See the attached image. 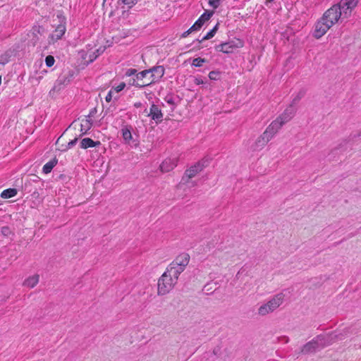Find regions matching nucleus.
Listing matches in <instances>:
<instances>
[{
	"label": "nucleus",
	"mask_w": 361,
	"mask_h": 361,
	"mask_svg": "<svg viewBox=\"0 0 361 361\" xmlns=\"http://www.w3.org/2000/svg\"><path fill=\"white\" fill-rule=\"evenodd\" d=\"M164 66H154L137 73L136 78H133L130 84L140 88L145 87L159 81L164 76Z\"/></svg>",
	"instance_id": "1"
},
{
	"label": "nucleus",
	"mask_w": 361,
	"mask_h": 361,
	"mask_svg": "<svg viewBox=\"0 0 361 361\" xmlns=\"http://www.w3.org/2000/svg\"><path fill=\"white\" fill-rule=\"evenodd\" d=\"M179 276L167 267L158 281V295H164L169 293L177 283Z\"/></svg>",
	"instance_id": "2"
},
{
	"label": "nucleus",
	"mask_w": 361,
	"mask_h": 361,
	"mask_svg": "<svg viewBox=\"0 0 361 361\" xmlns=\"http://www.w3.org/2000/svg\"><path fill=\"white\" fill-rule=\"evenodd\" d=\"M329 346L324 334L318 335L305 344L301 348L302 354L315 353L325 347Z\"/></svg>",
	"instance_id": "3"
},
{
	"label": "nucleus",
	"mask_w": 361,
	"mask_h": 361,
	"mask_svg": "<svg viewBox=\"0 0 361 361\" xmlns=\"http://www.w3.org/2000/svg\"><path fill=\"white\" fill-rule=\"evenodd\" d=\"M284 294L282 293L275 295L269 300L267 302L262 305L258 308V314L261 316H265L273 312L282 305L284 300Z\"/></svg>",
	"instance_id": "4"
},
{
	"label": "nucleus",
	"mask_w": 361,
	"mask_h": 361,
	"mask_svg": "<svg viewBox=\"0 0 361 361\" xmlns=\"http://www.w3.org/2000/svg\"><path fill=\"white\" fill-rule=\"evenodd\" d=\"M190 261V256L186 253L179 255L169 266V269L180 275L186 268Z\"/></svg>",
	"instance_id": "5"
},
{
	"label": "nucleus",
	"mask_w": 361,
	"mask_h": 361,
	"mask_svg": "<svg viewBox=\"0 0 361 361\" xmlns=\"http://www.w3.org/2000/svg\"><path fill=\"white\" fill-rule=\"evenodd\" d=\"M343 16V11L338 5H334L328 9L322 16L330 25L333 26L338 22L339 18Z\"/></svg>",
	"instance_id": "6"
},
{
	"label": "nucleus",
	"mask_w": 361,
	"mask_h": 361,
	"mask_svg": "<svg viewBox=\"0 0 361 361\" xmlns=\"http://www.w3.org/2000/svg\"><path fill=\"white\" fill-rule=\"evenodd\" d=\"M243 46V42L238 39L237 42L231 41L217 45L216 47V50L226 54H230L233 53L236 49L242 47Z\"/></svg>",
	"instance_id": "7"
},
{
	"label": "nucleus",
	"mask_w": 361,
	"mask_h": 361,
	"mask_svg": "<svg viewBox=\"0 0 361 361\" xmlns=\"http://www.w3.org/2000/svg\"><path fill=\"white\" fill-rule=\"evenodd\" d=\"M329 23L325 20V19L322 17L315 24L314 36L319 39L324 35L326 32L331 27Z\"/></svg>",
	"instance_id": "8"
},
{
	"label": "nucleus",
	"mask_w": 361,
	"mask_h": 361,
	"mask_svg": "<svg viewBox=\"0 0 361 361\" xmlns=\"http://www.w3.org/2000/svg\"><path fill=\"white\" fill-rule=\"evenodd\" d=\"M359 0H341L338 6L343 11V17L348 18L354 8L356 7Z\"/></svg>",
	"instance_id": "9"
},
{
	"label": "nucleus",
	"mask_w": 361,
	"mask_h": 361,
	"mask_svg": "<svg viewBox=\"0 0 361 361\" xmlns=\"http://www.w3.org/2000/svg\"><path fill=\"white\" fill-rule=\"evenodd\" d=\"M349 333V330L348 329H345L338 332H332L331 334H324L326 339L328 342L329 345H332L333 343L343 340L347 337Z\"/></svg>",
	"instance_id": "10"
},
{
	"label": "nucleus",
	"mask_w": 361,
	"mask_h": 361,
	"mask_svg": "<svg viewBox=\"0 0 361 361\" xmlns=\"http://www.w3.org/2000/svg\"><path fill=\"white\" fill-rule=\"evenodd\" d=\"M206 162L207 161H202L192 166L190 169L185 171V176L188 177L189 179L195 177L207 166Z\"/></svg>",
	"instance_id": "11"
},
{
	"label": "nucleus",
	"mask_w": 361,
	"mask_h": 361,
	"mask_svg": "<svg viewBox=\"0 0 361 361\" xmlns=\"http://www.w3.org/2000/svg\"><path fill=\"white\" fill-rule=\"evenodd\" d=\"M283 125L280 119L276 118L271 123L264 133L271 140Z\"/></svg>",
	"instance_id": "12"
},
{
	"label": "nucleus",
	"mask_w": 361,
	"mask_h": 361,
	"mask_svg": "<svg viewBox=\"0 0 361 361\" xmlns=\"http://www.w3.org/2000/svg\"><path fill=\"white\" fill-rule=\"evenodd\" d=\"M178 159L176 157L166 159L160 165V169L163 173L172 171L177 166Z\"/></svg>",
	"instance_id": "13"
},
{
	"label": "nucleus",
	"mask_w": 361,
	"mask_h": 361,
	"mask_svg": "<svg viewBox=\"0 0 361 361\" xmlns=\"http://www.w3.org/2000/svg\"><path fill=\"white\" fill-rule=\"evenodd\" d=\"M271 140L269 136L263 133L255 141L252 146L254 151H258L263 149L266 145Z\"/></svg>",
	"instance_id": "14"
},
{
	"label": "nucleus",
	"mask_w": 361,
	"mask_h": 361,
	"mask_svg": "<svg viewBox=\"0 0 361 361\" xmlns=\"http://www.w3.org/2000/svg\"><path fill=\"white\" fill-rule=\"evenodd\" d=\"M148 116H150L152 120L155 121L157 123H159L162 121L163 114L158 106L152 104L150 107Z\"/></svg>",
	"instance_id": "15"
},
{
	"label": "nucleus",
	"mask_w": 361,
	"mask_h": 361,
	"mask_svg": "<svg viewBox=\"0 0 361 361\" xmlns=\"http://www.w3.org/2000/svg\"><path fill=\"white\" fill-rule=\"evenodd\" d=\"M295 109L294 106L290 104V106L285 109L283 113L279 116L277 118L280 119L281 123L283 124L288 122L295 115Z\"/></svg>",
	"instance_id": "16"
},
{
	"label": "nucleus",
	"mask_w": 361,
	"mask_h": 361,
	"mask_svg": "<svg viewBox=\"0 0 361 361\" xmlns=\"http://www.w3.org/2000/svg\"><path fill=\"white\" fill-rule=\"evenodd\" d=\"M66 26L63 24L59 25L55 30L50 35V42H54L60 39L66 32Z\"/></svg>",
	"instance_id": "17"
},
{
	"label": "nucleus",
	"mask_w": 361,
	"mask_h": 361,
	"mask_svg": "<svg viewBox=\"0 0 361 361\" xmlns=\"http://www.w3.org/2000/svg\"><path fill=\"white\" fill-rule=\"evenodd\" d=\"M133 128L130 126H123L121 128L122 137L126 143H130L133 139L131 130Z\"/></svg>",
	"instance_id": "18"
},
{
	"label": "nucleus",
	"mask_w": 361,
	"mask_h": 361,
	"mask_svg": "<svg viewBox=\"0 0 361 361\" xmlns=\"http://www.w3.org/2000/svg\"><path fill=\"white\" fill-rule=\"evenodd\" d=\"M39 276L38 274H34L31 276H29L24 281L23 286L30 288H32L39 283Z\"/></svg>",
	"instance_id": "19"
},
{
	"label": "nucleus",
	"mask_w": 361,
	"mask_h": 361,
	"mask_svg": "<svg viewBox=\"0 0 361 361\" xmlns=\"http://www.w3.org/2000/svg\"><path fill=\"white\" fill-rule=\"evenodd\" d=\"M100 145L99 141L94 142L93 140L89 137H85L82 139L80 142V147L83 149H87L89 147H94Z\"/></svg>",
	"instance_id": "20"
},
{
	"label": "nucleus",
	"mask_w": 361,
	"mask_h": 361,
	"mask_svg": "<svg viewBox=\"0 0 361 361\" xmlns=\"http://www.w3.org/2000/svg\"><path fill=\"white\" fill-rule=\"evenodd\" d=\"M94 111H95V109L91 111L90 112V114L88 115L87 118L85 121H83L84 123L81 124V128H82L81 130H83V128H85V131L84 133H85L87 132V130L90 129V128L92 127V122L91 117L93 116Z\"/></svg>",
	"instance_id": "21"
},
{
	"label": "nucleus",
	"mask_w": 361,
	"mask_h": 361,
	"mask_svg": "<svg viewBox=\"0 0 361 361\" xmlns=\"http://www.w3.org/2000/svg\"><path fill=\"white\" fill-rule=\"evenodd\" d=\"M56 164H57V160L55 159L49 161V162H47V164H45L44 165L42 171L44 173H50L51 171V170L53 169V168L56 165Z\"/></svg>",
	"instance_id": "22"
},
{
	"label": "nucleus",
	"mask_w": 361,
	"mask_h": 361,
	"mask_svg": "<svg viewBox=\"0 0 361 361\" xmlns=\"http://www.w3.org/2000/svg\"><path fill=\"white\" fill-rule=\"evenodd\" d=\"M16 194H17V190L16 189L10 188V189L4 190L1 192V197L2 198H5V199L11 198V197H14Z\"/></svg>",
	"instance_id": "23"
},
{
	"label": "nucleus",
	"mask_w": 361,
	"mask_h": 361,
	"mask_svg": "<svg viewBox=\"0 0 361 361\" xmlns=\"http://www.w3.org/2000/svg\"><path fill=\"white\" fill-rule=\"evenodd\" d=\"M217 29H218V24H216L214 27L213 29H212L209 32H208L207 33V35L205 36H204L202 37V39L200 40H198L200 43L202 42L203 41H205V40H207V39H209L211 38H212L214 35L216 34V31H217Z\"/></svg>",
	"instance_id": "24"
},
{
	"label": "nucleus",
	"mask_w": 361,
	"mask_h": 361,
	"mask_svg": "<svg viewBox=\"0 0 361 361\" xmlns=\"http://www.w3.org/2000/svg\"><path fill=\"white\" fill-rule=\"evenodd\" d=\"M305 90H300L298 92V94L293 99L290 105H292L293 106L296 105L300 102V100L305 96Z\"/></svg>",
	"instance_id": "25"
},
{
	"label": "nucleus",
	"mask_w": 361,
	"mask_h": 361,
	"mask_svg": "<svg viewBox=\"0 0 361 361\" xmlns=\"http://www.w3.org/2000/svg\"><path fill=\"white\" fill-rule=\"evenodd\" d=\"M214 14V11H206L199 18L198 20H201V22L202 23V24L204 25V23L209 20L210 19V18L212 16V15Z\"/></svg>",
	"instance_id": "26"
},
{
	"label": "nucleus",
	"mask_w": 361,
	"mask_h": 361,
	"mask_svg": "<svg viewBox=\"0 0 361 361\" xmlns=\"http://www.w3.org/2000/svg\"><path fill=\"white\" fill-rule=\"evenodd\" d=\"M204 62H205L204 59H202L200 57L195 58L192 61V66H193L195 67H201Z\"/></svg>",
	"instance_id": "27"
},
{
	"label": "nucleus",
	"mask_w": 361,
	"mask_h": 361,
	"mask_svg": "<svg viewBox=\"0 0 361 361\" xmlns=\"http://www.w3.org/2000/svg\"><path fill=\"white\" fill-rule=\"evenodd\" d=\"M1 234L4 236L8 237L12 234V231L8 226H3L1 230Z\"/></svg>",
	"instance_id": "28"
},
{
	"label": "nucleus",
	"mask_w": 361,
	"mask_h": 361,
	"mask_svg": "<svg viewBox=\"0 0 361 361\" xmlns=\"http://www.w3.org/2000/svg\"><path fill=\"white\" fill-rule=\"evenodd\" d=\"M203 25L202 23L200 20H197L196 22L190 27L191 30L197 31L199 30Z\"/></svg>",
	"instance_id": "29"
},
{
	"label": "nucleus",
	"mask_w": 361,
	"mask_h": 361,
	"mask_svg": "<svg viewBox=\"0 0 361 361\" xmlns=\"http://www.w3.org/2000/svg\"><path fill=\"white\" fill-rule=\"evenodd\" d=\"M54 62H55V59L51 55L47 56L45 59V63H46L47 66H48V67H51L54 65Z\"/></svg>",
	"instance_id": "30"
},
{
	"label": "nucleus",
	"mask_w": 361,
	"mask_h": 361,
	"mask_svg": "<svg viewBox=\"0 0 361 361\" xmlns=\"http://www.w3.org/2000/svg\"><path fill=\"white\" fill-rule=\"evenodd\" d=\"M209 5L213 8H217L220 5V0H209Z\"/></svg>",
	"instance_id": "31"
},
{
	"label": "nucleus",
	"mask_w": 361,
	"mask_h": 361,
	"mask_svg": "<svg viewBox=\"0 0 361 361\" xmlns=\"http://www.w3.org/2000/svg\"><path fill=\"white\" fill-rule=\"evenodd\" d=\"M219 76V73L217 71H211L209 73V78H210V80H218Z\"/></svg>",
	"instance_id": "32"
},
{
	"label": "nucleus",
	"mask_w": 361,
	"mask_h": 361,
	"mask_svg": "<svg viewBox=\"0 0 361 361\" xmlns=\"http://www.w3.org/2000/svg\"><path fill=\"white\" fill-rule=\"evenodd\" d=\"M137 70L136 69H134V68H129L128 70H126V73H125V75L126 76H128V77H130V76H132V75H134L137 74Z\"/></svg>",
	"instance_id": "33"
},
{
	"label": "nucleus",
	"mask_w": 361,
	"mask_h": 361,
	"mask_svg": "<svg viewBox=\"0 0 361 361\" xmlns=\"http://www.w3.org/2000/svg\"><path fill=\"white\" fill-rule=\"evenodd\" d=\"M125 87H126L125 82H121L117 87H114V90L116 92H119L121 90H123L125 88Z\"/></svg>",
	"instance_id": "34"
},
{
	"label": "nucleus",
	"mask_w": 361,
	"mask_h": 361,
	"mask_svg": "<svg viewBox=\"0 0 361 361\" xmlns=\"http://www.w3.org/2000/svg\"><path fill=\"white\" fill-rule=\"evenodd\" d=\"M194 82L195 85H199L205 83V81L201 78H195L194 79Z\"/></svg>",
	"instance_id": "35"
},
{
	"label": "nucleus",
	"mask_w": 361,
	"mask_h": 361,
	"mask_svg": "<svg viewBox=\"0 0 361 361\" xmlns=\"http://www.w3.org/2000/svg\"><path fill=\"white\" fill-rule=\"evenodd\" d=\"M112 94H113V90H111L107 95L106 96V98H105V100L107 102H110L112 99Z\"/></svg>",
	"instance_id": "36"
},
{
	"label": "nucleus",
	"mask_w": 361,
	"mask_h": 361,
	"mask_svg": "<svg viewBox=\"0 0 361 361\" xmlns=\"http://www.w3.org/2000/svg\"><path fill=\"white\" fill-rule=\"evenodd\" d=\"M123 2L126 4V5H128L129 7H131L133 4H135L136 0H122Z\"/></svg>",
	"instance_id": "37"
},
{
	"label": "nucleus",
	"mask_w": 361,
	"mask_h": 361,
	"mask_svg": "<svg viewBox=\"0 0 361 361\" xmlns=\"http://www.w3.org/2000/svg\"><path fill=\"white\" fill-rule=\"evenodd\" d=\"M78 141V139L77 138H75L73 139V140H71L68 143V148H71L73 147L77 142Z\"/></svg>",
	"instance_id": "38"
},
{
	"label": "nucleus",
	"mask_w": 361,
	"mask_h": 361,
	"mask_svg": "<svg viewBox=\"0 0 361 361\" xmlns=\"http://www.w3.org/2000/svg\"><path fill=\"white\" fill-rule=\"evenodd\" d=\"M192 32H193V30H191V28L190 27L187 31L184 32L182 34L181 37L185 38V37H188Z\"/></svg>",
	"instance_id": "39"
},
{
	"label": "nucleus",
	"mask_w": 361,
	"mask_h": 361,
	"mask_svg": "<svg viewBox=\"0 0 361 361\" xmlns=\"http://www.w3.org/2000/svg\"><path fill=\"white\" fill-rule=\"evenodd\" d=\"M41 29H42V27H37L36 28H34V31H37L38 33H40V30Z\"/></svg>",
	"instance_id": "40"
},
{
	"label": "nucleus",
	"mask_w": 361,
	"mask_h": 361,
	"mask_svg": "<svg viewBox=\"0 0 361 361\" xmlns=\"http://www.w3.org/2000/svg\"><path fill=\"white\" fill-rule=\"evenodd\" d=\"M140 103H139V104H135V106H137H137H140Z\"/></svg>",
	"instance_id": "41"
},
{
	"label": "nucleus",
	"mask_w": 361,
	"mask_h": 361,
	"mask_svg": "<svg viewBox=\"0 0 361 361\" xmlns=\"http://www.w3.org/2000/svg\"><path fill=\"white\" fill-rule=\"evenodd\" d=\"M169 103H172L171 100L168 101Z\"/></svg>",
	"instance_id": "42"
}]
</instances>
